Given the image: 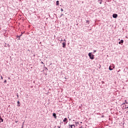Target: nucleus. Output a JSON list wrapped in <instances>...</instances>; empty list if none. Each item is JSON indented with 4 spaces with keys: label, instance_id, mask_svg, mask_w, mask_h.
Wrapping results in <instances>:
<instances>
[{
    "label": "nucleus",
    "instance_id": "obj_12",
    "mask_svg": "<svg viewBox=\"0 0 128 128\" xmlns=\"http://www.w3.org/2000/svg\"><path fill=\"white\" fill-rule=\"evenodd\" d=\"M125 102H126V104H128V102H126V100H125Z\"/></svg>",
    "mask_w": 128,
    "mask_h": 128
},
{
    "label": "nucleus",
    "instance_id": "obj_4",
    "mask_svg": "<svg viewBox=\"0 0 128 128\" xmlns=\"http://www.w3.org/2000/svg\"><path fill=\"white\" fill-rule=\"evenodd\" d=\"M62 44V48H66V42H63Z\"/></svg>",
    "mask_w": 128,
    "mask_h": 128
},
{
    "label": "nucleus",
    "instance_id": "obj_19",
    "mask_svg": "<svg viewBox=\"0 0 128 128\" xmlns=\"http://www.w3.org/2000/svg\"><path fill=\"white\" fill-rule=\"evenodd\" d=\"M41 64H44V62H41Z\"/></svg>",
    "mask_w": 128,
    "mask_h": 128
},
{
    "label": "nucleus",
    "instance_id": "obj_9",
    "mask_svg": "<svg viewBox=\"0 0 128 128\" xmlns=\"http://www.w3.org/2000/svg\"><path fill=\"white\" fill-rule=\"evenodd\" d=\"M109 70H112L113 68H112V66H110Z\"/></svg>",
    "mask_w": 128,
    "mask_h": 128
},
{
    "label": "nucleus",
    "instance_id": "obj_3",
    "mask_svg": "<svg viewBox=\"0 0 128 128\" xmlns=\"http://www.w3.org/2000/svg\"><path fill=\"white\" fill-rule=\"evenodd\" d=\"M63 122H66V124H68V118H64L63 120Z\"/></svg>",
    "mask_w": 128,
    "mask_h": 128
},
{
    "label": "nucleus",
    "instance_id": "obj_5",
    "mask_svg": "<svg viewBox=\"0 0 128 128\" xmlns=\"http://www.w3.org/2000/svg\"><path fill=\"white\" fill-rule=\"evenodd\" d=\"M76 126L74 125H70L69 128H75Z\"/></svg>",
    "mask_w": 128,
    "mask_h": 128
},
{
    "label": "nucleus",
    "instance_id": "obj_21",
    "mask_svg": "<svg viewBox=\"0 0 128 128\" xmlns=\"http://www.w3.org/2000/svg\"><path fill=\"white\" fill-rule=\"evenodd\" d=\"M16 123H17V122H18V121H16Z\"/></svg>",
    "mask_w": 128,
    "mask_h": 128
},
{
    "label": "nucleus",
    "instance_id": "obj_20",
    "mask_svg": "<svg viewBox=\"0 0 128 128\" xmlns=\"http://www.w3.org/2000/svg\"><path fill=\"white\" fill-rule=\"evenodd\" d=\"M18 98V95H17Z\"/></svg>",
    "mask_w": 128,
    "mask_h": 128
},
{
    "label": "nucleus",
    "instance_id": "obj_15",
    "mask_svg": "<svg viewBox=\"0 0 128 128\" xmlns=\"http://www.w3.org/2000/svg\"><path fill=\"white\" fill-rule=\"evenodd\" d=\"M113 68H114V66H112Z\"/></svg>",
    "mask_w": 128,
    "mask_h": 128
},
{
    "label": "nucleus",
    "instance_id": "obj_17",
    "mask_svg": "<svg viewBox=\"0 0 128 128\" xmlns=\"http://www.w3.org/2000/svg\"><path fill=\"white\" fill-rule=\"evenodd\" d=\"M96 52V50H94V52Z\"/></svg>",
    "mask_w": 128,
    "mask_h": 128
},
{
    "label": "nucleus",
    "instance_id": "obj_6",
    "mask_svg": "<svg viewBox=\"0 0 128 128\" xmlns=\"http://www.w3.org/2000/svg\"><path fill=\"white\" fill-rule=\"evenodd\" d=\"M119 44H124V40H122L120 42H118Z\"/></svg>",
    "mask_w": 128,
    "mask_h": 128
},
{
    "label": "nucleus",
    "instance_id": "obj_10",
    "mask_svg": "<svg viewBox=\"0 0 128 128\" xmlns=\"http://www.w3.org/2000/svg\"><path fill=\"white\" fill-rule=\"evenodd\" d=\"M18 106H20V101H18Z\"/></svg>",
    "mask_w": 128,
    "mask_h": 128
},
{
    "label": "nucleus",
    "instance_id": "obj_14",
    "mask_svg": "<svg viewBox=\"0 0 128 128\" xmlns=\"http://www.w3.org/2000/svg\"><path fill=\"white\" fill-rule=\"evenodd\" d=\"M88 22H90L88 20H86V22L88 24Z\"/></svg>",
    "mask_w": 128,
    "mask_h": 128
},
{
    "label": "nucleus",
    "instance_id": "obj_7",
    "mask_svg": "<svg viewBox=\"0 0 128 128\" xmlns=\"http://www.w3.org/2000/svg\"><path fill=\"white\" fill-rule=\"evenodd\" d=\"M53 116H54L55 118H56V114L55 113H54Z\"/></svg>",
    "mask_w": 128,
    "mask_h": 128
},
{
    "label": "nucleus",
    "instance_id": "obj_23",
    "mask_svg": "<svg viewBox=\"0 0 128 128\" xmlns=\"http://www.w3.org/2000/svg\"><path fill=\"white\" fill-rule=\"evenodd\" d=\"M127 108H128V107H127Z\"/></svg>",
    "mask_w": 128,
    "mask_h": 128
},
{
    "label": "nucleus",
    "instance_id": "obj_8",
    "mask_svg": "<svg viewBox=\"0 0 128 128\" xmlns=\"http://www.w3.org/2000/svg\"><path fill=\"white\" fill-rule=\"evenodd\" d=\"M56 6H60V2L56 1Z\"/></svg>",
    "mask_w": 128,
    "mask_h": 128
},
{
    "label": "nucleus",
    "instance_id": "obj_2",
    "mask_svg": "<svg viewBox=\"0 0 128 128\" xmlns=\"http://www.w3.org/2000/svg\"><path fill=\"white\" fill-rule=\"evenodd\" d=\"M112 17L114 18H118V14H113Z\"/></svg>",
    "mask_w": 128,
    "mask_h": 128
},
{
    "label": "nucleus",
    "instance_id": "obj_1",
    "mask_svg": "<svg viewBox=\"0 0 128 128\" xmlns=\"http://www.w3.org/2000/svg\"><path fill=\"white\" fill-rule=\"evenodd\" d=\"M88 56L90 58V60H94V55L92 54V52H90L88 54Z\"/></svg>",
    "mask_w": 128,
    "mask_h": 128
},
{
    "label": "nucleus",
    "instance_id": "obj_11",
    "mask_svg": "<svg viewBox=\"0 0 128 128\" xmlns=\"http://www.w3.org/2000/svg\"><path fill=\"white\" fill-rule=\"evenodd\" d=\"M60 10H61V12H64V9L61 8V9H60Z\"/></svg>",
    "mask_w": 128,
    "mask_h": 128
},
{
    "label": "nucleus",
    "instance_id": "obj_16",
    "mask_svg": "<svg viewBox=\"0 0 128 128\" xmlns=\"http://www.w3.org/2000/svg\"><path fill=\"white\" fill-rule=\"evenodd\" d=\"M4 82H6V80H5L4 81Z\"/></svg>",
    "mask_w": 128,
    "mask_h": 128
},
{
    "label": "nucleus",
    "instance_id": "obj_22",
    "mask_svg": "<svg viewBox=\"0 0 128 128\" xmlns=\"http://www.w3.org/2000/svg\"><path fill=\"white\" fill-rule=\"evenodd\" d=\"M125 104L124 103H123V104Z\"/></svg>",
    "mask_w": 128,
    "mask_h": 128
},
{
    "label": "nucleus",
    "instance_id": "obj_13",
    "mask_svg": "<svg viewBox=\"0 0 128 128\" xmlns=\"http://www.w3.org/2000/svg\"><path fill=\"white\" fill-rule=\"evenodd\" d=\"M1 80H3L2 76H1Z\"/></svg>",
    "mask_w": 128,
    "mask_h": 128
},
{
    "label": "nucleus",
    "instance_id": "obj_18",
    "mask_svg": "<svg viewBox=\"0 0 128 128\" xmlns=\"http://www.w3.org/2000/svg\"><path fill=\"white\" fill-rule=\"evenodd\" d=\"M8 80H10V78L8 77Z\"/></svg>",
    "mask_w": 128,
    "mask_h": 128
}]
</instances>
